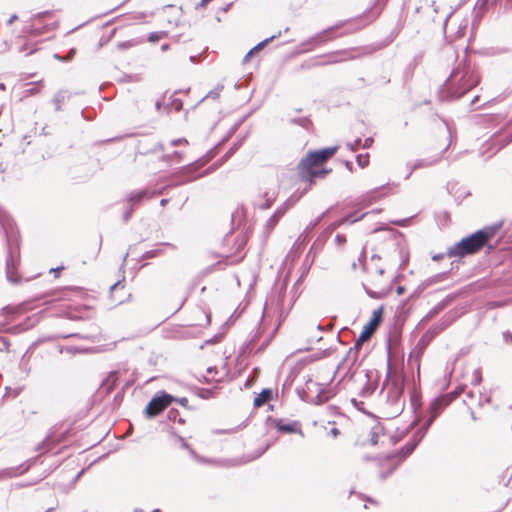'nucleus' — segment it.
<instances>
[{"label":"nucleus","instance_id":"f257e3e1","mask_svg":"<svg viewBox=\"0 0 512 512\" xmlns=\"http://www.w3.org/2000/svg\"><path fill=\"white\" fill-rule=\"evenodd\" d=\"M480 82V77L475 66L466 59L457 57L449 77L438 91L440 100L452 101L461 98Z\"/></svg>","mask_w":512,"mask_h":512},{"label":"nucleus","instance_id":"f03ea898","mask_svg":"<svg viewBox=\"0 0 512 512\" xmlns=\"http://www.w3.org/2000/svg\"><path fill=\"white\" fill-rule=\"evenodd\" d=\"M474 124L491 132L488 141L496 150L512 142V117L507 119L502 113L476 115Z\"/></svg>","mask_w":512,"mask_h":512},{"label":"nucleus","instance_id":"7ed1b4c3","mask_svg":"<svg viewBox=\"0 0 512 512\" xmlns=\"http://www.w3.org/2000/svg\"><path fill=\"white\" fill-rule=\"evenodd\" d=\"M404 381L401 377L388 378L383 384L377 403L381 417L393 419L404 410L405 398L403 396Z\"/></svg>","mask_w":512,"mask_h":512},{"label":"nucleus","instance_id":"20e7f679","mask_svg":"<svg viewBox=\"0 0 512 512\" xmlns=\"http://www.w3.org/2000/svg\"><path fill=\"white\" fill-rule=\"evenodd\" d=\"M497 229L498 226H491L472 233L449 247L447 256L463 258L477 253L495 235Z\"/></svg>","mask_w":512,"mask_h":512},{"label":"nucleus","instance_id":"39448f33","mask_svg":"<svg viewBox=\"0 0 512 512\" xmlns=\"http://www.w3.org/2000/svg\"><path fill=\"white\" fill-rule=\"evenodd\" d=\"M449 405V400L445 398L443 395L435 398L429 405V416L425 420L424 425L418 429L413 437L405 444L404 447L398 452L400 455V460H404L407 458L412 452L415 450L417 445L421 442V440L426 435L429 427L435 421V419L440 415V413L444 410L445 407Z\"/></svg>","mask_w":512,"mask_h":512},{"label":"nucleus","instance_id":"423d86ee","mask_svg":"<svg viewBox=\"0 0 512 512\" xmlns=\"http://www.w3.org/2000/svg\"><path fill=\"white\" fill-rule=\"evenodd\" d=\"M326 161L317 151H311L298 164V173L302 180L312 183L316 177H324L328 171L320 166Z\"/></svg>","mask_w":512,"mask_h":512},{"label":"nucleus","instance_id":"0eeeda50","mask_svg":"<svg viewBox=\"0 0 512 512\" xmlns=\"http://www.w3.org/2000/svg\"><path fill=\"white\" fill-rule=\"evenodd\" d=\"M381 317H382V309H378L373 312V317L364 326V328H363L362 332L360 333L358 339L356 340L354 346L351 347L347 351L344 359L341 361V363H339L338 369L347 361H351L352 363H354L357 360L359 349L361 348L363 343L368 341L370 339V337L373 335V333L375 332L377 326L379 325V323L381 321Z\"/></svg>","mask_w":512,"mask_h":512},{"label":"nucleus","instance_id":"6e6552de","mask_svg":"<svg viewBox=\"0 0 512 512\" xmlns=\"http://www.w3.org/2000/svg\"><path fill=\"white\" fill-rule=\"evenodd\" d=\"M213 156V151H210L206 155L205 159H199L173 173L170 176L171 185L180 186L198 179L201 175H197L196 171L205 165L208 161H210Z\"/></svg>","mask_w":512,"mask_h":512},{"label":"nucleus","instance_id":"1a4fd4ad","mask_svg":"<svg viewBox=\"0 0 512 512\" xmlns=\"http://www.w3.org/2000/svg\"><path fill=\"white\" fill-rule=\"evenodd\" d=\"M8 255L6 259V278L12 284L20 283V276L17 274V267L20 263V248L17 241L12 242L11 237H7Z\"/></svg>","mask_w":512,"mask_h":512},{"label":"nucleus","instance_id":"9d476101","mask_svg":"<svg viewBox=\"0 0 512 512\" xmlns=\"http://www.w3.org/2000/svg\"><path fill=\"white\" fill-rule=\"evenodd\" d=\"M174 400V397L164 391L155 395L147 404L145 408V415L147 418H154L165 410L170 403Z\"/></svg>","mask_w":512,"mask_h":512},{"label":"nucleus","instance_id":"9b49d317","mask_svg":"<svg viewBox=\"0 0 512 512\" xmlns=\"http://www.w3.org/2000/svg\"><path fill=\"white\" fill-rule=\"evenodd\" d=\"M456 318V312L451 311L445 314L436 325L432 326L427 330V332L423 335L422 340L425 339L427 341H430L443 330H445L448 326H450L456 320Z\"/></svg>","mask_w":512,"mask_h":512},{"label":"nucleus","instance_id":"f8f14e48","mask_svg":"<svg viewBox=\"0 0 512 512\" xmlns=\"http://www.w3.org/2000/svg\"><path fill=\"white\" fill-rule=\"evenodd\" d=\"M352 384L359 383L361 388L358 391V395L362 398L370 397L374 391L375 386L370 382L369 376L367 373H354L351 375Z\"/></svg>","mask_w":512,"mask_h":512},{"label":"nucleus","instance_id":"ddd939ff","mask_svg":"<svg viewBox=\"0 0 512 512\" xmlns=\"http://www.w3.org/2000/svg\"><path fill=\"white\" fill-rule=\"evenodd\" d=\"M157 194H162V191H150L148 189H142L139 191H132L127 195V203L132 208H136L144 199L153 198Z\"/></svg>","mask_w":512,"mask_h":512},{"label":"nucleus","instance_id":"4468645a","mask_svg":"<svg viewBox=\"0 0 512 512\" xmlns=\"http://www.w3.org/2000/svg\"><path fill=\"white\" fill-rule=\"evenodd\" d=\"M291 207L288 202H285L281 207H279L272 216L266 221L264 225V234L268 237L275 226L278 224L279 220L284 216L286 211Z\"/></svg>","mask_w":512,"mask_h":512},{"label":"nucleus","instance_id":"2eb2a0df","mask_svg":"<svg viewBox=\"0 0 512 512\" xmlns=\"http://www.w3.org/2000/svg\"><path fill=\"white\" fill-rule=\"evenodd\" d=\"M333 28H329L326 30H323L322 32L314 35L313 37L307 39L306 41L302 42L300 44V51L301 52H308L311 51L313 48L321 45L322 43L327 41L326 35L331 32Z\"/></svg>","mask_w":512,"mask_h":512},{"label":"nucleus","instance_id":"dca6fc26","mask_svg":"<svg viewBox=\"0 0 512 512\" xmlns=\"http://www.w3.org/2000/svg\"><path fill=\"white\" fill-rule=\"evenodd\" d=\"M274 422L276 429L281 433H296L303 435L301 425L298 421H285L284 419H276Z\"/></svg>","mask_w":512,"mask_h":512},{"label":"nucleus","instance_id":"f3484780","mask_svg":"<svg viewBox=\"0 0 512 512\" xmlns=\"http://www.w3.org/2000/svg\"><path fill=\"white\" fill-rule=\"evenodd\" d=\"M119 379L118 371H111L108 376L103 380L100 393L104 396L109 395L117 386V382Z\"/></svg>","mask_w":512,"mask_h":512},{"label":"nucleus","instance_id":"a211bd4d","mask_svg":"<svg viewBox=\"0 0 512 512\" xmlns=\"http://www.w3.org/2000/svg\"><path fill=\"white\" fill-rule=\"evenodd\" d=\"M29 467L24 464L19 465L17 467H10L0 471V479L3 478H13L20 475H23L28 471Z\"/></svg>","mask_w":512,"mask_h":512},{"label":"nucleus","instance_id":"6ab92c4d","mask_svg":"<svg viewBox=\"0 0 512 512\" xmlns=\"http://www.w3.org/2000/svg\"><path fill=\"white\" fill-rule=\"evenodd\" d=\"M382 187L375 188L365 195L361 196L358 200V205L363 208L370 206L373 202L377 201L381 196L379 195V191Z\"/></svg>","mask_w":512,"mask_h":512},{"label":"nucleus","instance_id":"aec40b11","mask_svg":"<svg viewBox=\"0 0 512 512\" xmlns=\"http://www.w3.org/2000/svg\"><path fill=\"white\" fill-rule=\"evenodd\" d=\"M449 301L450 299L448 297L440 301L422 318L420 323L425 324L437 316L448 305Z\"/></svg>","mask_w":512,"mask_h":512},{"label":"nucleus","instance_id":"412c9836","mask_svg":"<svg viewBox=\"0 0 512 512\" xmlns=\"http://www.w3.org/2000/svg\"><path fill=\"white\" fill-rule=\"evenodd\" d=\"M282 32L279 31L277 34L275 35H272L271 37H268L266 39H264L263 41L259 42L256 46H254L252 49H250V51L245 55L243 61L244 62H247L249 60V58L256 52L262 50L268 43H270L271 41H273L274 39H277L281 36Z\"/></svg>","mask_w":512,"mask_h":512},{"label":"nucleus","instance_id":"4be33fe9","mask_svg":"<svg viewBox=\"0 0 512 512\" xmlns=\"http://www.w3.org/2000/svg\"><path fill=\"white\" fill-rule=\"evenodd\" d=\"M71 98V93L67 90L58 91L53 97V104L56 111L62 109V105Z\"/></svg>","mask_w":512,"mask_h":512},{"label":"nucleus","instance_id":"5701e85b","mask_svg":"<svg viewBox=\"0 0 512 512\" xmlns=\"http://www.w3.org/2000/svg\"><path fill=\"white\" fill-rule=\"evenodd\" d=\"M273 392L270 388L263 389L254 399L253 405L255 407H261L269 400H271Z\"/></svg>","mask_w":512,"mask_h":512},{"label":"nucleus","instance_id":"b1692460","mask_svg":"<svg viewBox=\"0 0 512 512\" xmlns=\"http://www.w3.org/2000/svg\"><path fill=\"white\" fill-rule=\"evenodd\" d=\"M438 160L435 159L433 161H430V160H426V159H419V160H416L413 164L411 165H408L409 167V171L407 173V175L405 176V179H409V177L411 176V174L413 173V171L419 169V168H423V167H429V166H432L434 165Z\"/></svg>","mask_w":512,"mask_h":512},{"label":"nucleus","instance_id":"393cba45","mask_svg":"<svg viewBox=\"0 0 512 512\" xmlns=\"http://www.w3.org/2000/svg\"><path fill=\"white\" fill-rule=\"evenodd\" d=\"M54 444L55 443H54L52 434H48L46 436V438L36 446V451L45 453V452L49 451L50 449H52V446Z\"/></svg>","mask_w":512,"mask_h":512},{"label":"nucleus","instance_id":"a878e982","mask_svg":"<svg viewBox=\"0 0 512 512\" xmlns=\"http://www.w3.org/2000/svg\"><path fill=\"white\" fill-rule=\"evenodd\" d=\"M448 277V272H442V273H438L434 276H431L429 278H427L423 283H422V286L423 288H426V287H429L433 284H436V283H439L441 281H444L445 279H447Z\"/></svg>","mask_w":512,"mask_h":512},{"label":"nucleus","instance_id":"bb28decb","mask_svg":"<svg viewBox=\"0 0 512 512\" xmlns=\"http://www.w3.org/2000/svg\"><path fill=\"white\" fill-rule=\"evenodd\" d=\"M288 121L291 124L299 125L306 130H309L312 126V122L308 117H289Z\"/></svg>","mask_w":512,"mask_h":512},{"label":"nucleus","instance_id":"cd10ccee","mask_svg":"<svg viewBox=\"0 0 512 512\" xmlns=\"http://www.w3.org/2000/svg\"><path fill=\"white\" fill-rule=\"evenodd\" d=\"M366 215H368V213H362V214L358 215L357 212L355 211L351 214H348L343 219H341L339 221V224H344L347 222L350 224H353V223H356V222L360 221L361 219H363Z\"/></svg>","mask_w":512,"mask_h":512},{"label":"nucleus","instance_id":"c85d7f7f","mask_svg":"<svg viewBox=\"0 0 512 512\" xmlns=\"http://www.w3.org/2000/svg\"><path fill=\"white\" fill-rule=\"evenodd\" d=\"M264 201H259L256 203L259 209L266 210L271 207L275 197L274 194L270 195L268 192L263 194Z\"/></svg>","mask_w":512,"mask_h":512},{"label":"nucleus","instance_id":"c756f323","mask_svg":"<svg viewBox=\"0 0 512 512\" xmlns=\"http://www.w3.org/2000/svg\"><path fill=\"white\" fill-rule=\"evenodd\" d=\"M163 160L170 165L174 163H180L182 161V153L174 151L172 154L164 155Z\"/></svg>","mask_w":512,"mask_h":512},{"label":"nucleus","instance_id":"7c9ffc66","mask_svg":"<svg viewBox=\"0 0 512 512\" xmlns=\"http://www.w3.org/2000/svg\"><path fill=\"white\" fill-rule=\"evenodd\" d=\"M167 418L168 420L172 421V422H178V423H181L183 424L185 421L184 419L180 416V413L177 409H170L167 413Z\"/></svg>","mask_w":512,"mask_h":512},{"label":"nucleus","instance_id":"2f4dec72","mask_svg":"<svg viewBox=\"0 0 512 512\" xmlns=\"http://www.w3.org/2000/svg\"><path fill=\"white\" fill-rule=\"evenodd\" d=\"M325 161L329 160L337 151V147H327L321 150H316Z\"/></svg>","mask_w":512,"mask_h":512},{"label":"nucleus","instance_id":"473e14b6","mask_svg":"<svg viewBox=\"0 0 512 512\" xmlns=\"http://www.w3.org/2000/svg\"><path fill=\"white\" fill-rule=\"evenodd\" d=\"M356 162L361 168L367 167L369 164V153L357 155Z\"/></svg>","mask_w":512,"mask_h":512},{"label":"nucleus","instance_id":"72a5a7b5","mask_svg":"<svg viewBox=\"0 0 512 512\" xmlns=\"http://www.w3.org/2000/svg\"><path fill=\"white\" fill-rule=\"evenodd\" d=\"M136 44L137 42L135 40L123 41L117 44V48L118 50L123 51L134 47Z\"/></svg>","mask_w":512,"mask_h":512},{"label":"nucleus","instance_id":"f704fd0d","mask_svg":"<svg viewBox=\"0 0 512 512\" xmlns=\"http://www.w3.org/2000/svg\"><path fill=\"white\" fill-rule=\"evenodd\" d=\"M162 254H163V250H161V249H153V250L146 251L142 255V258L143 259H151V258L158 257V256H160Z\"/></svg>","mask_w":512,"mask_h":512},{"label":"nucleus","instance_id":"c9c22d12","mask_svg":"<svg viewBox=\"0 0 512 512\" xmlns=\"http://www.w3.org/2000/svg\"><path fill=\"white\" fill-rule=\"evenodd\" d=\"M76 54V49L75 48H72L68 54H66V56L64 57H61L59 56L58 54H54V57L60 61H63V62H68V61H71L73 59V57L75 56Z\"/></svg>","mask_w":512,"mask_h":512},{"label":"nucleus","instance_id":"e433bc0d","mask_svg":"<svg viewBox=\"0 0 512 512\" xmlns=\"http://www.w3.org/2000/svg\"><path fill=\"white\" fill-rule=\"evenodd\" d=\"M310 239V236H309V233H307L306 231H303L299 237L297 238L296 242H295V246H302L304 245L307 241H309Z\"/></svg>","mask_w":512,"mask_h":512},{"label":"nucleus","instance_id":"4c0bfd02","mask_svg":"<svg viewBox=\"0 0 512 512\" xmlns=\"http://www.w3.org/2000/svg\"><path fill=\"white\" fill-rule=\"evenodd\" d=\"M241 146V142H238L236 144H234L229 150L228 152L223 156L222 160H221V163L222 164L224 161H226L229 157H231L238 149L239 147Z\"/></svg>","mask_w":512,"mask_h":512},{"label":"nucleus","instance_id":"58836bf2","mask_svg":"<svg viewBox=\"0 0 512 512\" xmlns=\"http://www.w3.org/2000/svg\"><path fill=\"white\" fill-rule=\"evenodd\" d=\"M467 26H468V20H463L459 24L458 30L456 32V38H461L465 35Z\"/></svg>","mask_w":512,"mask_h":512},{"label":"nucleus","instance_id":"ea45409f","mask_svg":"<svg viewBox=\"0 0 512 512\" xmlns=\"http://www.w3.org/2000/svg\"><path fill=\"white\" fill-rule=\"evenodd\" d=\"M366 251H365V248L362 249L359 257H358V262L360 263V265L362 266V269L363 271H368V266H367V263H366Z\"/></svg>","mask_w":512,"mask_h":512},{"label":"nucleus","instance_id":"a19ab883","mask_svg":"<svg viewBox=\"0 0 512 512\" xmlns=\"http://www.w3.org/2000/svg\"><path fill=\"white\" fill-rule=\"evenodd\" d=\"M166 35L165 32H151L148 36L149 42H157Z\"/></svg>","mask_w":512,"mask_h":512},{"label":"nucleus","instance_id":"79ce46f5","mask_svg":"<svg viewBox=\"0 0 512 512\" xmlns=\"http://www.w3.org/2000/svg\"><path fill=\"white\" fill-rule=\"evenodd\" d=\"M10 342L6 337L0 336V352L8 351Z\"/></svg>","mask_w":512,"mask_h":512},{"label":"nucleus","instance_id":"37998d69","mask_svg":"<svg viewBox=\"0 0 512 512\" xmlns=\"http://www.w3.org/2000/svg\"><path fill=\"white\" fill-rule=\"evenodd\" d=\"M461 393V390H455L453 392H450L448 394L443 395L447 400H449V404L454 401Z\"/></svg>","mask_w":512,"mask_h":512},{"label":"nucleus","instance_id":"c03bdc74","mask_svg":"<svg viewBox=\"0 0 512 512\" xmlns=\"http://www.w3.org/2000/svg\"><path fill=\"white\" fill-rule=\"evenodd\" d=\"M361 143H362V140L360 138H357L352 143H348L347 147L351 151H356L360 147Z\"/></svg>","mask_w":512,"mask_h":512},{"label":"nucleus","instance_id":"a18cd8bd","mask_svg":"<svg viewBox=\"0 0 512 512\" xmlns=\"http://www.w3.org/2000/svg\"><path fill=\"white\" fill-rule=\"evenodd\" d=\"M378 430L379 428H373L371 430V438H370V442L372 445H376L378 443Z\"/></svg>","mask_w":512,"mask_h":512},{"label":"nucleus","instance_id":"49530a36","mask_svg":"<svg viewBox=\"0 0 512 512\" xmlns=\"http://www.w3.org/2000/svg\"><path fill=\"white\" fill-rule=\"evenodd\" d=\"M133 211H134V208H132L131 206H129L127 208V210L123 213V216H122L124 222H128L130 220V218L132 217Z\"/></svg>","mask_w":512,"mask_h":512},{"label":"nucleus","instance_id":"de8ad7c7","mask_svg":"<svg viewBox=\"0 0 512 512\" xmlns=\"http://www.w3.org/2000/svg\"><path fill=\"white\" fill-rule=\"evenodd\" d=\"M51 15V12L50 11H44V12H40V13H37L33 16V19L34 21H38V20H41L45 17H48Z\"/></svg>","mask_w":512,"mask_h":512},{"label":"nucleus","instance_id":"09e8293b","mask_svg":"<svg viewBox=\"0 0 512 512\" xmlns=\"http://www.w3.org/2000/svg\"><path fill=\"white\" fill-rule=\"evenodd\" d=\"M335 242L338 246H341L346 243V237L343 234H337L335 236Z\"/></svg>","mask_w":512,"mask_h":512},{"label":"nucleus","instance_id":"8fccbe9b","mask_svg":"<svg viewBox=\"0 0 512 512\" xmlns=\"http://www.w3.org/2000/svg\"><path fill=\"white\" fill-rule=\"evenodd\" d=\"M187 143H188V141H187V139H186V138H178V139H174V140H172V141L170 142V144H171L172 146H178V145H180V144H187Z\"/></svg>","mask_w":512,"mask_h":512},{"label":"nucleus","instance_id":"3c124183","mask_svg":"<svg viewBox=\"0 0 512 512\" xmlns=\"http://www.w3.org/2000/svg\"><path fill=\"white\" fill-rule=\"evenodd\" d=\"M503 340L505 343L512 344V333L509 331L503 332Z\"/></svg>","mask_w":512,"mask_h":512},{"label":"nucleus","instance_id":"603ef678","mask_svg":"<svg viewBox=\"0 0 512 512\" xmlns=\"http://www.w3.org/2000/svg\"><path fill=\"white\" fill-rule=\"evenodd\" d=\"M373 142H374L373 138L368 137V138H366V139L364 140V142H363V144H362V147H363L364 149L370 148V147L372 146Z\"/></svg>","mask_w":512,"mask_h":512},{"label":"nucleus","instance_id":"864d4df0","mask_svg":"<svg viewBox=\"0 0 512 512\" xmlns=\"http://www.w3.org/2000/svg\"><path fill=\"white\" fill-rule=\"evenodd\" d=\"M172 105L176 111H180L182 109V101L179 99H174L172 101Z\"/></svg>","mask_w":512,"mask_h":512},{"label":"nucleus","instance_id":"5fc2aeb1","mask_svg":"<svg viewBox=\"0 0 512 512\" xmlns=\"http://www.w3.org/2000/svg\"><path fill=\"white\" fill-rule=\"evenodd\" d=\"M316 398H317V403H323L329 399L328 396H326L325 394H322V393H319Z\"/></svg>","mask_w":512,"mask_h":512},{"label":"nucleus","instance_id":"6e6d98bb","mask_svg":"<svg viewBox=\"0 0 512 512\" xmlns=\"http://www.w3.org/2000/svg\"><path fill=\"white\" fill-rule=\"evenodd\" d=\"M173 401H177L180 405H182L183 407H186L187 404H188V399L185 398V397H182V398H174Z\"/></svg>","mask_w":512,"mask_h":512},{"label":"nucleus","instance_id":"4d7b16f0","mask_svg":"<svg viewBox=\"0 0 512 512\" xmlns=\"http://www.w3.org/2000/svg\"><path fill=\"white\" fill-rule=\"evenodd\" d=\"M124 288V285L122 284V281H118L116 283H114L111 287H110V292L113 293L114 290L118 289V288Z\"/></svg>","mask_w":512,"mask_h":512},{"label":"nucleus","instance_id":"13d9d810","mask_svg":"<svg viewBox=\"0 0 512 512\" xmlns=\"http://www.w3.org/2000/svg\"><path fill=\"white\" fill-rule=\"evenodd\" d=\"M39 92H40V89H39V88H37V87H32V88H30V89L26 90V94H27V95H36V94H38Z\"/></svg>","mask_w":512,"mask_h":512},{"label":"nucleus","instance_id":"bf43d9fd","mask_svg":"<svg viewBox=\"0 0 512 512\" xmlns=\"http://www.w3.org/2000/svg\"><path fill=\"white\" fill-rule=\"evenodd\" d=\"M351 402H352V404H353V405H354L358 410H363V407H362V406H363V404H364L363 402H361V401H360V402H358L355 398H353V399L351 400Z\"/></svg>","mask_w":512,"mask_h":512},{"label":"nucleus","instance_id":"052dcab7","mask_svg":"<svg viewBox=\"0 0 512 512\" xmlns=\"http://www.w3.org/2000/svg\"><path fill=\"white\" fill-rule=\"evenodd\" d=\"M502 3L506 10H512V0H502Z\"/></svg>","mask_w":512,"mask_h":512},{"label":"nucleus","instance_id":"680f3d73","mask_svg":"<svg viewBox=\"0 0 512 512\" xmlns=\"http://www.w3.org/2000/svg\"><path fill=\"white\" fill-rule=\"evenodd\" d=\"M179 440L181 441V446L185 449H189L191 453H194V451L190 448L189 444L185 441L184 438L179 437Z\"/></svg>","mask_w":512,"mask_h":512},{"label":"nucleus","instance_id":"e2e57ef3","mask_svg":"<svg viewBox=\"0 0 512 512\" xmlns=\"http://www.w3.org/2000/svg\"><path fill=\"white\" fill-rule=\"evenodd\" d=\"M363 287H364V289H365L366 293H367L370 297H372V298H378V295H377V293H376V292H373V291L369 290L365 285H363Z\"/></svg>","mask_w":512,"mask_h":512},{"label":"nucleus","instance_id":"0e129e2a","mask_svg":"<svg viewBox=\"0 0 512 512\" xmlns=\"http://www.w3.org/2000/svg\"><path fill=\"white\" fill-rule=\"evenodd\" d=\"M329 434L333 437H337L340 434V431L339 429L334 427L329 431Z\"/></svg>","mask_w":512,"mask_h":512},{"label":"nucleus","instance_id":"69168bd1","mask_svg":"<svg viewBox=\"0 0 512 512\" xmlns=\"http://www.w3.org/2000/svg\"><path fill=\"white\" fill-rule=\"evenodd\" d=\"M18 19V16L16 14L11 15V17L7 20V25L10 26L14 21Z\"/></svg>","mask_w":512,"mask_h":512},{"label":"nucleus","instance_id":"338daca9","mask_svg":"<svg viewBox=\"0 0 512 512\" xmlns=\"http://www.w3.org/2000/svg\"><path fill=\"white\" fill-rule=\"evenodd\" d=\"M375 271H376V273H377L379 276H383V275H384V273H385L384 268H383V267H380V266H376V267H375Z\"/></svg>","mask_w":512,"mask_h":512},{"label":"nucleus","instance_id":"774afa93","mask_svg":"<svg viewBox=\"0 0 512 512\" xmlns=\"http://www.w3.org/2000/svg\"><path fill=\"white\" fill-rule=\"evenodd\" d=\"M316 227V225H314V222H310V224L305 228L304 231H306L307 233L310 234V232Z\"/></svg>","mask_w":512,"mask_h":512}]
</instances>
